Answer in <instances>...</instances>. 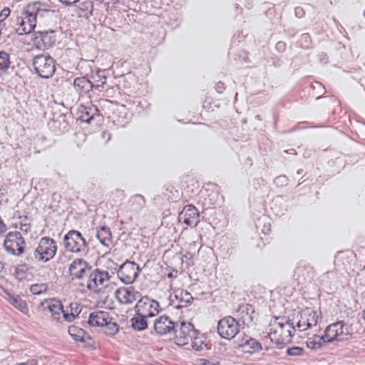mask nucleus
Returning <instances> with one entry per match:
<instances>
[{
    "label": "nucleus",
    "mask_w": 365,
    "mask_h": 365,
    "mask_svg": "<svg viewBox=\"0 0 365 365\" xmlns=\"http://www.w3.org/2000/svg\"><path fill=\"white\" fill-rule=\"evenodd\" d=\"M294 331L295 327H293L291 320H287L284 317L272 319L268 327V336L277 345L290 343Z\"/></svg>",
    "instance_id": "obj_1"
},
{
    "label": "nucleus",
    "mask_w": 365,
    "mask_h": 365,
    "mask_svg": "<svg viewBox=\"0 0 365 365\" xmlns=\"http://www.w3.org/2000/svg\"><path fill=\"white\" fill-rule=\"evenodd\" d=\"M351 334L350 326L344 321H338L327 326L324 330V341L331 343L346 340Z\"/></svg>",
    "instance_id": "obj_2"
},
{
    "label": "nucleus",
    "mask_w": 365,
    "mask_h": 365,
    "mask_svg": "<svg viewBox=\"0 0 365 365\" xmlns=\"http://www.w3.org/2000/svg\"><path fill=\"white\" fill-rule=\"evenodd\" d=\"M318 316L312 308H306L298 312L297 315L291 319L292 324L295 327V331H306L317 324Z\"/></svg>",
    "instance_id": "obj_3"
},
{
    "label": "nucleus",
    "mask_w": 365,
    "mask_h": 365,
    "mask_svg": "<svg viewBox=\"0 0 365 365\" xmlns=\"http://www.w3.org/2000/svg\"><path fill=\"white\" fill-rule=\"evenodd\" d=\"M110 277L105 271L95 269L88 275L87 288L94 292H103L108 285Z\"/></svg>",
    "instance_id": "obj_4"
},
{
    "label": "nucleus",
    "mask_w": 365,
    "mask_h": 365,
    "mask_svg": "<svg viewBox=\"0 0 365 365\" xmlns=\"http://www.w3.org/2000/svg\"><path fill=\"white\" fill-rule=\"evenodd\" d=\"M239 332V322L232 317L220 319L217 324V333L225 339H233Z\"/></svg>",
    "instance_id": "obj_5"
},
{
    "label": "nucleus",
    "mask_w": 365,
    "mask_h": 365,
    "mask_svg": "<svg viewBox=\"0 0 365 365\" xmlns=\"http://www.w3.org/2000/svg\"><path fill=\"white\" fill-rule=\"evenodd\" d=\"M34 66L36 71L42 78L51 77L55 70V61L49 56L38 55L34 60Z\"/></svg>",
    "instance_id": "obj_6"
},
{
    "label": "nucleus",
    "mask_w": 365,
    "mask_h": 365,
    "mask_svg": "<svg viewBox=\"0 0 365 365\" xmlns=\"http://www.w3.org/2000/svg\"><path fill=\"white\" fill-rule=\"evenodd\" d=\"M135 311L147 318H151L159 313L160 304L156 300L145 296L138 301L135 306Z\"/></svg>",
    "instance_id": "obj_7"
},
{
    "label": "nucleus",
    "mask_w": 365,
    "mask_h": 365,
    "mask_svg": "<svg viewBox=\"0 0 365 365\" xmlns=\"http://www.w3.org/2000/svg\"><path fill=\"white\" fill-rule=\"evenodd\" d=\"M49 11V6L45 2L33 1L25 4L21 10V14L31 17L37 21L38 17H42Z\"/></svg>",
    "instance_id": "obj_8"
},
{
    "label": "nucleus",
    "mask_w": 365,
    "mask_h": 365,
    "mask_svg": "<svg viewBox=\"0 0 365 365\" xmlns=\"http://www.w3.org/2000/svg\"><path fill=\"white\" fill-rule=\"evenodd\" d=\"M140 269L137 264L127 261L119 268L117 274L120 280L124 284H132L138 277Z\"/></svg>",
    "instance_id": "obj_9"
},
{
    "label": "nucleus",
    "mask_w": 365,
    "mask_h": 365,
    "mask_svg": "<svg viewBox=\"0 0 365 365\" xmlns=\"http://www.w3.org/2000/svg\"><path fill=\"white\" fill-rule=\"evenodd\" d=\"M198 333L191 323L181 322L180 328L175 330V344L178 346L186 345Z\"/></svg>",
    "instance_id": "obj_10"
},
{
    "label": "nucleus",
    "mask_w": 365,
    "mask_h": 365,
    "mask_svg": "<svg viewBox=\"0 0 365 365\" xmlns=\"http://www.w3.org/2000/svg\"><path fill=\"white\" fill-rule=\"evenodd\" d=\"M315 276V270L314 267L305 262H300L296 266L293 277L299 284H305L311 282Z\"/></svg>",
    "instance_id": "obj_11"
},
{
    "label": "nucleus",
    "mask_w": 365,
    "mask_h": 365,
    "mask_svg": "<svg viewBox=\"0 0 365 365\" xmlns=\"http://www.w3.org/2000/svg\"><path fill=\"white\" fill-rule=\"evenodd\" d=\"M64 246L66 251H83L86 242L79 232L71 230L64 237Z\"/></svg>",
    "instance_id": "obj_12"
},
{
    "label": "nucleus",
    "mask_w": 365,
    "mask_h": 365,
    "mask_svg": "<svg viewBox=\"0 0 365 365\" xmlns=\"http://www.w3.org/2000/svg\"><path fill=\"white\" fill-rule=\"evenodd\" d=\"M26 242L17 231L9 232L5 237L4 246L7 251H24Z\"/></svg>",
    "instance_id": "obj_13"
},
{
    "label": "nucleus",
    "mask_w": 365,
    "mask_h": 365,
    "mask_svg": "<svg viewBox=\"0 0 365 365\" xmlns=\"http://www.w3.org/2000/svg\"><path fill=\"white\" fill-rule=\"evenodd\" d=\"M115 295L120 304H131L140 297V293L133 287H127L118 288Z\"/></svg>",
    "instance_id": "obj_14"
},
{
    "label": "nucleus",
    "mask_w": 365,
    "mask_h": 365,
    "mask_svg": "<svg viewBox=\"0 0 365 365\" xmlns=\"http://www.w3.org/2000/svg\"><path fill=\"white\" fill-rule=\"evenodd\" d=\"M237 317L239 322L249 327L255 324L257 318V314L252 305L246 304L239 307L237 311Z\"/></svg>",
    "instance_id": "obj_15"
},
{
    "label": "nucleus",
    "mask_w": 365,
    "mask_h": 365,
    "mask_svg": "<svg viewBox=\"0 0 365 365\" xmlns=\"http://www.w3.org/2000/svg\"><path fill=\"white\" fill-rule=\"evenodd\" d=\"M128 108L123 104L115 105L109 116L118 127H124L128 123Z\"/></svg>",
    "instance_id": "obj_16"
},
{
    "label": "nucleus",
    "mask_w": 365,
    "mask_h": 365,
    "mask_svg": "<svg viewBox=\"0 0 365 365\" xmlns=\"http://www.w3.org/2000/svg\"><path fill=\"white\" fill-rule=\"evenodd\" d=\"M197 209L192 205H186L180 214V220L190 227H195L200 220Z\"/></svg>",
    "instance_id": "obj_17"
},
{
    "label": "nucleus",
    "mask_w": 365,
    "mask_h": 365,
    "mask_svg": "<svg viewBox=\"0 0 365 365\" xmlns=\"http://www.w3.org/2000/svg\"><path fill=\"white\" fill-rule=\"evenodd\" d=\"M154 329L159 335H165L175 329V323L166 316L159 317L154 322Z\"/></svg>",
    "instance_id": "obj_18"
},
{
    "label": "nucleus",
    "mask_w": 365,
    "mask_h": 365,
    "mask_svg": "<svg viewBox=\"0 0 365 365\" xmlns=\"http://www.w3.org/2000/svg\"><path fill=\"white\" fill-rule=\"evenodd\" d=\"M16 32L20 34H28L31 33L36 26V21H34L31 17L22 15L16 18Z\"/></svg>",
    "instance_id": "obj_19"
},
{
    "label": "nucleus",
    "mask_w": 365,
    "mask_h": 365,
    "mask_svg": "<svg viewBox=\"0 0 365 365\" xmlns=\"http://www.w3.org/2000/svg\"><path fill=\"white\" fill-rule=\"evenodd\" d=\"M89 272L90 268L82 259L74 260L69 267V273L72 279H82L84 276L88 275Z\"/></svg>",
    "instance_id": "obj_20"
},
{
    "label": "nucleus",
    "mask_w": 365,
    "mask_h": 365,
    "mask_svg": "<svg viewBox=\"0 0 365 365\" xmlns=\"http://www.w3.org/2000/svg\"><path fill=\"white\" fill-rule=\"evenodd\" d=\"M47 308L51 314L53 319L60 322L63 318L64 308L62 303L56 299H51L47 302Z\"/></svg>",
    "instance_id": "obj_21"
},
{
    "label": "nucleus",
    "mask_w": 365,
    "mask_h": 365,
    "mask_svg": "<svg viewBox=\"0 0 365 365\" xmlns=\"http://www.w3.org/2000/svg\"><path fill=\"white\" fill-rule=\"evenodd\" d=\"M110 314L108 312L98 311L90 314L88 324L92 327H103L109 322Z\"/></svg>",
    "instance_id": "obj_22"
},
{
    "label": "nucleus",
    "mask_w": 365,
    "mask_h": 365,
    "mask_svg": "<svg viewBox=\"0 0 365 365\" xmlns=\"http://www.w3.org/2000/svg\"><path fill=\"white\" fill-rule=\"evenodd\" d=\"M4 292L6 294V299L9 303H10L16 309L19 310L23 314H27L29 313L27 304L24 300L21 299V297L19 295L11 294L6 290H4Z\"/></svg>",
    "instance_id": "obj_23"
},
{
    "label": "nucleus",
    "mask_w": 365,
    "mask_h": 365,
    "mask_svg": "<svg viewBox=\"0 0 365 365\" xmlns=\"http://www.w3.org/2000/svg\"><path fill=\"white\" fill-rule=\"evenodd\" d=\"M81 312V304L77 302H71L69 306L64 309L63 320L66 322H71Z\"/></svg>",
    "instance_id": "obj_24"
},
{
    "label": "nucleus",
    "mask_w": 365,
    "mask_h": 365,
    "mask_svg": "<svg viewBox=\"0 0 365 365\" xmlns=\"http://www.w3.org/2000/svg\"><path fill=\"white\" fill-rule=\"evenodd\" d=\"M73 87L80 95H83L90 91L93 85L87 78L78 77L74 80Z\"/></svg>",
    "instance_id": "obj_25"
},
{
    "label": "nucleus",
    "mask_w": 365,
    "mask_h": 365,
    "mask_svg": "<svg viewBox=\"0 0 365 365\" xmlns=\"http://www.w3.org/2000/svg\"><path fill=\"white\" fill-rule=\"evenodd\" d=\"M174 297L179 303L178 307H187L190 305L193 300L191 294L182 289H176L174 292Z\"/></svg>",
    "instance_id": "obj_26"
},
{
    "label": "nucleus",
    "mask_w": 365,
    "mask_h": 365,
    "mask_svg": "<svg viewBox=\"0 0 365 365\" xmlns=\"http://www.w3.org/2000/svg\"><path fill=\"white\" fill-rule=\"evenodd\" d=\"M13 220L14 221L13 222V226L15 228H19L25 232H27L30 230L31 226L27 216H21L19 214H15L13 217Z\"/></svg>",
    "instance_id": "obj_27"
},
{
    "label": "nucleus",
    "mask_w": 365,
    "mask_h": 365,
    "mask_svg": "<svg viewBox=\"0 0 365 365\" xmlns=\"http://www.w3.org/2000/svg\"><path fill=\"white\" fill-rule=\"evenodd\" d=\"M147 317L135 312V314L131 318V326L136 331H143L148 328Z\"/></svg>",
    "instance_id": "obj_28"
},
{
    "label": "nucleus",
    "mask_w": 365,
    "mask_h": 365,
    "mask_svg": "<svg viewBox=\"0 0 365 365\" xmlns=\"http://www.w3.org/2000/svg\"><path fill=\"white\" fill-rule=\"evenodd\" d=\"M56 242L48 237H43L40 240L38 246L36 251H56Z\"/></svg>",
    "instance_id": "obj_29"
},
{
    "label": "nucleus",
    "mask_w": 365,
    "mask_h": 365,
    "mask_svg": "<svg viewBox=\"0 0 365 365\" xmlns=\"http://www.w3.org/2000/svg\"><path fill=\"white\" fill-rule=\"evenodd\" d=\"M242 347L245 352L251 354L258 352L262 349L261 344L252 338L243 343Z\"/></svg>",
    "instance_id": "obj_30"
},
{
    "label": "nucleus",
    "mask_w": 365,
    "mask_h": 365,
    "mask_svg": "<svg viewBox=\"0 0 365 365\" xmlns=\"http://www.w3.org/2000/svg\"><path fill=\"white\" fill-rule=\"evenodd\" d=\"M97 237L106 247H108L111 243V232L108 227H101L98 231Z\"/></svg>",
    "instance_id": "obj_31"
},
{
    "label": "nucleus",
    "mask_w": 365,
    "mask_h": 365,
    "mask_svg": "<svg viewBox=\"0 0 365 365\" xmlns=\"http://www.w3.org/2000/svg\"><path fill=\"white\" fill-rule=\"evenodd\" d=\"M324 343V334L321 336L314 335L312 337L309 338L306 341L307 348L312 350H317L320 349Z\"/></svg>",
    "instance_id": "obj_32"
},
{
    "label": "nucleus",
    "mask_w": 365,
    "mask_h": 365,
    "mask_svg": "<svg viewBox=\"0 0 365 365\" xmlns=\"http://www.w3.org/2000/svg\"><path fill=\"white\" fill-rule=\"evenodd\" d=\"M68 331L71 337L76 341L83 342L85 341L86 333L83 329L71 326L69 327Z\"/></svg>",
    "instance_id": "obj_33"
},
{
    "label": "nucleus",
    "mask_w": 365,
    "mask_h": 365,
    "mask_svg": "<svg viewBox=\"0 0 365 365\" xmlns=\"http://www.w3.org/2000/svg\"><path fill=\"white\" fill-rule=\"evenodd\" d=\"M14 275L19 281L27 279L30 276L29 269L26 264H20L15 268Z\"/></svg>",
    "instance_id": "obj_34"
},
{
    "label": "nucleus",
    "mask_w": 365,
    "mask_h": 365,
    "mask_svg": "<svg viewBox=\"0 0 365 365\" xmlns=\"http://www.w3.org/2000/svg\"><path fill=\"white\" fill-rule=\"evenodd\" d=\"M93 108L81 106L79 109V118L81 121L90 123L93 119Z\"/></svg>",
    "instance_id": "obj_35"
},
{
    "label": "nucleus",
    "mask_w": 365,
    "mask_h": 365,
    "mask_svg": "<svg viewBox=\"0 0 365 365\" xmlns=\"http://www.w3.org/2000/svg\"><path fill=\"white\" fill-rule=\"evenodd\" d=\"M9 65V55L5 51H0V76L7 71Z\"/></svg>",
    "instance_id": "obj_36"
},
{
    "label": "nucleus",
    "mask_w": 365,
    "mask_h": 365,
    "mask_svg": "<svg viewBox=\"0 0 365 365\" xmlns=\"http://www.w3.org/2000/svg\"><path fill=\"white\" fill-rule=\"evenodd\" d=\"M104 329V332L108 336H113L118 331V325L115 322H113L111 318L109 317V322H107L106 324H105L103 327Z\"/></svg>",
    "instance_id": "obj_37"
},
{
    "label": "nucleus",
    "mask_w": 365,
    "mask_h": 365,
    "mask_svg": "<svg viewBox=\"0 0 365 365\" xmlns=\"http://www.w3.org/2000/svg\"><path fill=\"white\" fill-rule=\"evenodd\" d=\"M129 202L134 209L140 210L145 206V200L142 195H135L130 198Z\"/></svg>",
    "instance_id": "obj_38"
},
{
    "label": "nucleus",
    "mask_w": 365,
    "mask_h": 365,
    "mask_svg": "<svg viewBox=\"0 0 365 365\" xmlns=\"http://www.w3.org/2000/svg\"><path fill=\"white\" fill-rule=\"evenodd\" d=\"M190 341L192 349L196 351H202L207 348V345L204 342L201 336H198L197 334L195 335V337H193L192 339H190Z\"/></svg>",
    "instance_id": "obj_39"
},
{
    "label": "nucleus",
    "mask_w": 365,
    "mask_h": 365,
    "mask_svg": "<svg viewBox=\"0 0 365 365\" xmlns=\"http://www.w3.org/2000/svg\"><path fill=\"white\" fill-rule=\"evenodd\" d=\"M334 276V273L333 272L327 271L324 273L319 275L316 281L320 284V285H326L328 283L331 282V280L333 279Z\"/></svg>",
    "instance_id": "obj_40"
},
{
    "label": "nucleus",
    "mask_w": 365,
    "mask_h": 365,
    "mask_svg": "<svg viewBox=\"0 0 365 365\" xmlns=\"http://www.w3.org/2000/svg\"><path fill=\"white\" fill-rule=\"evenodd\" d=\"M56 252H35L34 257L38 261L46 262L52 259Z\"/></svg>",
    "instance_id": "obj_41"
},
{
    "label": "nucleus",
    "mask_w": 365,
    "mask_h": 365,
    "mask_svg": "<svg viewBox=\"0 0 365 365\" xmlns=\"http://www.w3.org/2000/svg\"><path fill=\"white\" fill-rule=\"evenodd\" d=\"M47 289V286L45 284H35L31 286L30 291L34 294H40Z\"/></svg>",
    "instance_id": "obj_42"
},
{
    "label": "nucleus",
    "mask_w": 365,
    "mask_h": 365,
    "mask_svg": "<svg viewBox=\"0 0 365 365\" xmlns=\"http://www.w3.org/2000/svg\"><path fill=\"white\" fill-rule=\"evenodd\" d=\"M287 353L288 355L293 356H302L304 353V349L299 346H293L288 348Z\"/></svg>",
    "instance_id": "obj_43"
},
{
    "label": "nucleus",
    "mask_w": 365,
    "mask_h": 365,
    "mask_svg": "<svg viewBox=\"0 0 365 365\" xmlns=\"http://www.w3.org/2000/svg\"><path fill=\"white\" fill-rule=\"evenodd\" d=\"M11 10L9 7H4L0 12V23L4 21L10 15Z\"/></svg>",
    "instance_id": "obj_44"
},
{
    "label": "nucleus",
    "mask_w": 365,
    "mask_h": 365,
    "mask_svg": "<svg viewBox=\"0 0 365 365\" xmlns=\"http://www.w3.org/2000/svg\"><path fill=\"white\" fill-rule=\"evenodd\" d=\"M225 88L226 87L225 83L221 81L217 83L215 85V90L220 93H222L225 90Z\"/></svg>",
    "instance_id": "obj_45"
},
{
    "label": "nucleus",
    "mask_w": 365,
    "mask_h": 365,
    "mask_svg": "<svg viewBox=\"0 0 365 365\" xmlns=\"http://www.w3.org/2000/svg\"><path fill=\"white\" fill-rule=\"evenodd\" d=\"M199 361L202 365H219L220 364L218 361L214 362L206 359H200Z\"/></svg>",
    "instance_id": "obj_46"
},
{
    "label": "nucleus",
    "mask_w": 365,
    "mask_h": 365,
    "mask_svg": "<svg viewBox=\"0 0 365 365\" xmlns=\"http://www.w3.org/2000/svg\"><path fill=\"white\" fill-rule=\"evenodd\" d=\"M7 230V226L0 215V235H3Z\"/></svg>",
    "instance_id": "obj_47"
},
{
    "label": "nucleus",
    "mask_w": 365,
    "mask_h": 365,
    "mask_svg": "<svg viewBox=\"0 0 365 365\" xmlns=\"http://www.w3.org/2000/svg\"><path fill=\"white\" fill-rule=\"evenodd\" d=\"M58 1L63 5L70 6L74 5L79 0H58Z\"/></svg>",
    "instance_id": "obj_48"
},
{
    "label": "nucleus",
    "mask_w": 365,
    "mask_h": 365,
    "mask_svg": "<svg viewBox=\"0 0 365 365\" xmlns=\"http://www.w3.org/2000/svg\"><path fill=\"white\" fill-rule=\"evenodd\" d=\"M178 275V272L177 270H173L171 272L168 274V277L170 279H175Z\"/></svg>",
    "instance_id": "obj_49"
},
{
    "label": "nucleus",
    "mask_w": 365,
    "mask_h": 365,
    "mask_svg": "<svg viewBox=\"0 0 365 365\" xmlns=\"http://www.w3.org/2000/svg\"><path fill=\"white\" fill-rule=\"evenodd\" d=\"M285 46V44L282 42H278L276 45V47L277 48H284Z\"/></svg>",
    "instance_id": "obj_50"
},
{
    "label": "nucleus",
    "mask_w": 365,
    "mask_h": 365,
    "mask_svg": "<svg viewBox=\"0 0 365 365\" xmlns=\"http://www.w3.org/2000/svg\"><path fill=\"white\" fill-rule=\"evenodd\" d=\"M12 254H14V255H16V256H19L20 254H21L22 252H11Z\"/></svg>",
    "instance_id": "obj_51"
},
{
    "label": "nucleus",
    "mask_w": 365,
    "mask_h": 365,
    "mask_svg": "<svg viewBox=\"0 0 365 365\" xmlns=\"http://www.w3.org/2000/svg\"><path fill=\"white\" fill-rule=\"evenodd\" d=\"M3 268H4L3 264L0 262V272H1Z\"/></svg>",
    "instance_id": "obj_52"
},
{
    "label": "nucleus",
    "mask_w": 365,
    "mask_h": 365,
    "mask_svg": "<svg viewBox=\"0 0 365 365\" xmlns=\"http://www.w3.org/2000/svg\"><path fill=\"white\" fill-rule=\"evenodd\" d=\"M364 17H365V9H364Z\"/></svg>",
    "instance_id": "obj_53"
}]
</instances>
